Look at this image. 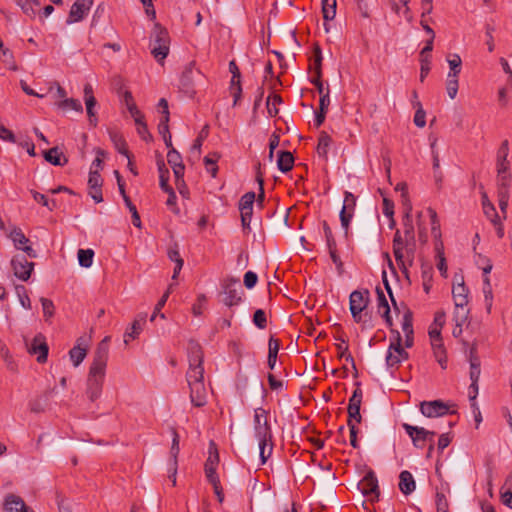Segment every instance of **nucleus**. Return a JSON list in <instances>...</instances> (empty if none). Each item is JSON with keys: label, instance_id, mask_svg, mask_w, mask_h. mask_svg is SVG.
I'll return each instance as SVG.
<instances>
[{"label": "nucleus", "instance_id": "f257e3e1", "mask_svg": "<svg viewBox=\"0 0 512 512\" xmlns=\"http://www.w3.org/2000/svg\"><path fill=\"white\" fill-rule=\"evenodd\" d=\"M106 366L107 357L105 354H96L87 379L86 394L91 401H95L101 396Z\"/></svg>", "mask_w": 512, "mask_h": 512}, {"label": "nucleus", "instance_id": "f03ea898", "mask_svg": "<svg viewBox=\"0 0 512 512\" xmlns=\"http://www.w3.org/2000/svg\"><path fill=\"white\" fill-rule=\"evenodd\" d=\"M170 38L168 31L156 24L150 36L151 54L158 62H162L169 53Z\"/></svg>", "mask_w": 512, "mask_h": 512}, {"label": "nucleus", "instance_id": "7ed1b4c3", "mask_svg": "<svg viewBox=\"0 0 512 512\" xmlns=\"http://www.w3.org/2000/svg\"><path fill=\"white\" fill-rule=\"evenodd\" d=\"M170 148L171 149L167 154V160L173 169L176 188L184 199L189 200L190 191L183 180L184 165L182 163L181 155L172 146Z\"/></svg>", "mask_w": 512, "mask_h": 512}, {"label": "nucleus", "instance_id": "20e7f679", "mask_svg": "<svg viewBox=\"0 0 512 512\" xmlns=\"http://www.w3.org/2000/svg\"><path fill=\"white\" fill-rule=\"evenodd\" d=\"M254 433L258 441L262 442V446L272 440L271 428L267 419V411L263 408H256L254 410Z\"/></svg>", "mask_w": 512, "mask_h": 512}, {"label": "nucleus", "instance_id": "39448f33", "mask_svg": "<svg viewBox=\"0 0 512 512\" xmlns=\"http://www.w3.org/2000/svg\"><path fill=\"white\" fill-rule=\"evenodd\" d=\"M208 458L205 462L204 470L207 480L214 486L215 492L219 495L220 480L216 473L219 463V454L216 444L211 441L209 444Z\"/></svg>", "mask_w": 512, "mask_h": 512}, {"label": "nucleus", "instance_id": "423d86ee", "mask_svg": "<svg viewBox=\"0 0 512 512\" xmlns=\"http://www.w3.org/2000/svg\"><path fill=\"white\" fill-rule=\"evenodd\" d=\"M452 294L456 307L454 317L457 326L460 327L462 323L465 322L466 320L467 312L463 311V313H460L459 309L463 310L468 303V289L464 285L463 280L460 283L453 286Z\"/></svg>", "mask_w": 512, "mask_h": 512}, {"label": "nucleus", "instance_id": "0eeeda50", "mask_svg": "<svg viewBox=\"0 0 512 512\" xmlns=\"http://www.w3.org/2000/svg\"><path fill=\"white\" fill-rule=\"evenodd\" d=\"M223 303L232 307L242 300L243 289L238 279L228 278L223 283Z\"/></svg>", "mask_w": 512, "mask_h": 512}, {"label": "nucleus", "instance_id": "6e6552de", "mask_svg": "<svg viewBox=\"0 0 512 512\" xmlns=\"http://www.w3.org/2000/svg\"><path fill=\"white\" fill-rule=\"evenodd\" d=\"M402 427L412 439L413 445L416 448H424L425 444L434 442L435 432L426 430L423 427L413 426L408 423H403Z\"/></svg>", "mask_w": 512, "mask_h": 512}, {"label": "nucleus", "instance_id": "1a4fd4ad", "mask_svg": "<svg viewBox=\"0 0 512 512\" xmlns=\"http://www.w3.org/2000/svg\"><path fill=\"white\" fill-rule=\"evenodd\" d=\"M369 303V291L355 290L349 297V308L353 319L356 322L361 321V313L365 310Z\"/></svg>", "mask_w": 512, "mask_h": 512}, {"label": "nucleus", "instance_id": "9d476101", "mask_svg": "<svg viewBox=\"0 0 512 512\" xmlns=\"http://www.w3.org/2000/svg\"><path fill=\"white\" fill-rule=\"evenodd\" d=\"M414 248L415 247H412V244L406 243L405 236H402L401 232L397 230L393 239V254L401 268L406 269L403 250L406 249L408 256H411L413 258Z\"/></svg>", "mask_w": 512, "mask_h": 512}, {"label": "nucleus", "instance_id": "9b49d317", "mask_svg": "<svg viewBox=\"0 0 512 512\" xmlns=\"http://www.w3.org/2000/svg\"><path fill=\"white\" fill-rule=\"evenodd\" d=\"M358 488L362 494L369 497L370 500H377L379 498L378 480L374 472H368L363 479L358 483Z\"/></svg>", "mask_w": 512, "mask_h": 512}, {"label": "nucleus", "instance_id": "f8f14e48", "mask_svg": "<svg viewBox=\"0 0 512 512\" xmlns=\"http://www.w3.org/2000/svg\"><path fill=\"white\" fill-rule=\"evenodd\" d=\"M408 360V354H384L382 359H373L371 364L375 370L385 368L387 370H395L399 364Z\"/></svg>", "mask_w": 512, "mask_h": 512}, {"label": "nucleus", "instance_id": "ddd939ff", "mask_svg": "<svg viewBox=\"0 0 512 512\" xmlns=\"http://www.w3.org/2000/svg\"><path fill=\"white\" fill-rule=\"evenodd\" d=\"M420 411L425 417L434 418L446 415L449 407L441 400L423 401L420 403Z\"/></svg>", "mask_w": 512, "mask_h": 512}, {"label": "nucleus", "instance_id": "4468645a", "mask_svg": "<svg viewBox=\"0 0 512 512\" xmlns=\"http://www.w3.org/2000/svg\"><path fill=\"white\" fill-rule=\"evenodd\" d=\"M255 197L256 196H255L254 192H247L241 197V199L239 201L241 222H242V226L244 228H249V226H250Z\"/></svg>", "mask_w": 512, "mask_h": 512}, {"label": "nucleus", "instance_id": "2eb2a0df", "mask_svg": "<svg viewBox=\"0 0 512 512\" xmlns=\"http://www.w3.org/2000/svg\"><path fill=\"white\" fill-rule=\"evenodd\" d=\"M14 275L22 280L27 281L34 269V263L29 262L25 257H14L11 260Z\"/></svg>", "mask_w": 512, "mask_h": 512}, {"label": "nucleus", "instance_id": "dca6fc26", "mask_svg": "<svg viewBox=\"0 0 512 512\" xmlns=\"http://www.w3.org/2000/svg\"><path fill=\"white\" fill-rule=\"evenodd\" d=\"M147 321L146 313H139L132 324L126 329L124 333V342L128 344L130 341L136 339L142 332Z\"/></svg>", "mask_w": 512, "mask_h": 512}, {"label": "nucleus", "instance_id": "f3484780", "mask_svg": "<svg viewBox=\"0 0 512 512\" xmlns=\"http://www.w3.org/2000/svg\"><path fill=\"white\" fill-rule=\"evenodd\" d=\"M313 54H314V73H315V76L311 79V83L316 86L317 91H318L319 94H323L325 92H324L323 83L321 81V77H322V70H321L322 51H321V48H320L319 45H315L314 50H313Z\"/></svg>", "mask_w": 512, "mask_h": 512}, {"label": "nucleus", "instance_id": "a211bd4d", "mask_svg": "<svg viewBox=\"0 0 512 512\" xmlns=\"http://www.w3.org/2000/svg\"><path fill=\"white\" fill-rule=\"evenodd\" d=\"M92 4L93 0H77L71 7L67 22L74 23L82 20Z\"/></svg>", "mask_w": 512, "mask_h": 512}, {"label": "nucleus", "instance_id": "6ab92c4d", "mask_svg": "<svg viewBox=\"0 0 512 512\" xmlns=\"http://www.w3.org/2000/svg\"><path fill=\"white\" fill-rule=\"evenodd\" d=\"M4 512H33L28 508L20 496L8 494L3 502Z\"/></svg>", "mask_w": 512, "mask_h": 512}, {"label": "nucleus", "instance_id": "aec40b11", "mask_svg": "<svg viewBox=\"0 0 512 512\" xmlns=\"http://www.w3.org/2000/svg\"><path fill=\"white\" fill-rule=\"evenodd\" d=\"M411 212L412 206L408 204L403 217V234L406 238V243L412 244V247H415V234Z\"/></svg>", "mask_w": 512, "mask_h": 512}, {"label": "nucleus", "instance_id": "412c9836", "mask_svg": "<svg viewBox=\"0 0 512 512\" xmlns=\"http://www.w3.org/2000/svg\"><path fill=\"white\" fill-rule=\"evenodd\" d=\"M377 294V311L385 319L386 323L392 325V319L390 316V306L388 300L380 287L376 288Z\"/></svg>", "mask_w": 512, "mask_h": 512}, {"label": "nucleus", "instance_id": "4be33fe9", "mask_svg": "<svg viewBox=\"0 0 512 512\" xmlns=\"http://www.w3.org/2000/svg\"><path fill=\"white\" fill-rule=\"evenodd\" d=\"M196 369H199V371H197L199 378L194 381V390L197 392V400L194 399V406H203L206 403V390L202 383L203 368L201 367L200 363L197 365V367H194V372H196Z\"/></svg>", "mask_w": 512, "mask_h": 512}, {"label": "nucleus", "instance_id": "5701e85b", "mask_svg": "<svg viewBox=\"0 0 512 512\" xmlns=\"http://www.w3.org/2000/svg\"><path fill=\"white\" fill-rule=\"evenodd\" d=\"M416 488L413 475L409 471H402L399 475V489L404 495H410Z\"/></svg>", "mask_w": 512, "mask_h": 512}, {"label": "nucleus", "instance_id": "b1692460", "mask_svg": "<svg viewBox=\"0 0 512 512\" xmlns=\"http://www.w3.org/2000/svg\"><path fill=\"white\" fill-rule=\"evenodd\" d=\"M508 140H504L497 152V172H505L509 170V162L507 160L509 147Z\"/></svg>", "mask_w": 512, "mask_h": 512}, {"label": "nucleus", "instance_id": "393cba45", "mask_svg": "<svg viewBox=\"0 0 512 512\" xmlns=\"http://www.w3.org/2000/svg\"><path fill=\"white\" fill-rule=\"evenodd\" d=\"M293 165H294V157L291 152H289V151H279L278 152L277 166L281 172H283V173L289 172L293 168Z\"/></svg>", "mask_w": 512, "mask_h": 512}, {"label": "nucleus", "instance_id": "a878e982", "mask_svg": "<svg viewBox=\"0 0 512 512\" xmlns=\"http://www.w3.org/2000/svg\"><path fill=\"white\" fill-rule=\"evenodd\" d=\"M220 155L217 152H210L203 158L204 167L212 177H215L218 172V160Z\"/></svg>", "mask_w": 512, "mask_h": 512}, {"label": "nucleus", "instance_id": "bb28decb", "mask_svg": "<svg viewBox=\"0 0 512 512\" xmlns=\"http://www.w3.org/2000/svg\"><path fill=\"white\" fill-rule=\"evenodd\" d=\"M467 360L470 366L469 376L471 382L479 381L481 374V361L478 354H469Z\"/></svg>", "mask_w": 512, "mask_h": 512}, {"label": "nucleus", "instance_id": "cd10ccee", "mask_svg": "<svg viewBox=\"0 0 512 512\" xmlns=\"http://www.w3.org/2000/svg\"><path fill=\"white\" fill-rule=\"evenodd\" d=\"M404 342L402 343V339L400 335H397L396 343H391L388 352H404L405 349H410L413 346V334H404Z\"/></svg>", "mask_w": 512, "mask_h": 512}, {"label": "nucleus", "instance_id": "c85d7f7f", "mask_svg": "<svg viewBox=\"0 0 512 512\" xmlns=\"http://www.w3.org/2000/svg\"><path fill=\"white\" fill-rule=\"evenodd\" d=\"M44 158L47 162L55 166H62L67 163V159L63 156L57 147H53L45 151Z\"/></svg>", "mask_w": 512, "mask_h": 512}, {"label": "nucleus", "instance_id": "c756f323", "mask_svg": "<svg viewBox=\"0 0 512 512\" xmlns=\"http://www.w3.org/2000/svg\"><path fill=\"white\" fill-rule=\"evenodd\" d=\"M109 136H110L112 143L114 144L115 149L118 151V153L129 158V152L126 147V142H125L123 136L116 131H110Z\"/></svg>", "mask_w": 512, "mask_h": 512}, {"label": "nucleus", "instance_id": "7c9ffc66", "mask_svg": "<svg viewBox=\"0 0 512 512\" xmlns=\"http://www.w3.org/2000/svg\"><path fill=\"white\" fill-rule=\"evenodd\" d=\"M169 117L162 116L158 124V132L162 136L167 147L172 146V137L169 131Z\"/></svg>", "mask_w": 512, "mask_h": 512}, {"label": "nucleus", "instance_id": "2f4dec72", "mask_svg": "<svg viewBox=\"0 0 512 512\" xmlns=\"http://www.w3.org/2000/svg\"><path fill=\"white\" fill-rule=\"evenodd\" d=\"M482 205L485 215L490 218L493 224H498L499 215L496 212L494 205L489 201L486 193L482 196Z\"/></svg>", "mask_w": 512, "mask_h": 512}, {"label": "nucleus", "instance_id": "473e14b6", "mask_svg": "<svg viewBox=\"0 0 512 512\" xmlns=\"http://www.w3.org/2000/svg\"><path fill=\"white\" fill-rule=\"evenodd\" d=\"M322 14L325 21H331L336 16V0H321Z\"/></svg>", "mask_w": 512, "mask_h": 512}, {"label": "nucleus", "instance_id": "72a5a7b5", "mask_svg": "<svg viewBox=\"0 0 512 512\" xmlns=\"http://www.w3.org/2000/svg\"><path fill=\"white\" fill-rule=\"evenodd\" d=\"M77 256L80 266L84 268L92 266L94 258V251L92 249H79Z\"/></svg>", "mask_w": 512, "mask_h": 512}, {"label": "nucleus", "instance_id": "f704fd0d", "mask_svg": "<svg viewBox=\"0 0 512 512\" xmlns=\"http://www.w3.org/2000/svg\"><path fill=\"white\" fill-rule=\"evenodd\" d=\"M446 90L448 96L451 99H454L458 92V76L455 73H448L447 82H446Z\"/></svg>", "mask_w": 512, "mask_h": 512}, {"label": "nucleus", "instance_id": "c9c22d12", "mask_svg": "<svg viewBox=\"0 0 512 512\" xmlns=\"http://www.w3.org/2000/svg\"><path fill=\"white\" fill-rule=\"evenodd\" d=\"M497 192H505L509 193L510 187V174L508 171L505 172H497Z\"/></svg>", "mask_w": 512, "mask_h": 512}, {"label": "nucleus", "instance_id": "e433bc0d", "mask_svg": "<svg viewBox=\"0 0 512 512\" xmlns=\"http://www.w3.org/2000/svg\"><path fill=\"white\" fill-rule=\"evenodd\" d=\"M435 250L437 252V257L439 258V261L437 263V268L440 271L441 275L446 277L447 276V265H446V259L444 257V252H443V244L441 241L436 243Z\"/></svg>", "mask_w": 512, "mask_h": 512}, {"label": "nucleus", "instance_id": "4c0bfd02", "mask_svg": "<svg viewBox=\"0 0 512 512\" xmlns=\"http://www.w3.org/2000/svg\"><path fill=\"white\" fill-rule=\"evenodd\" d=\"M330 143L331 137L326 132H321L317 145L319 156L326 157Z\"/></svg>", "mask_w": 512, "mask_h": 512}, {"label": "nucleus", "instance_id": "58836bf2", "mask_svg": "<svg viewBox=\"0 0 512 512\" xmlns=\"http://www.w3.org/2000/svg\"><path fill=\"white\" fill-rule=\"evenodd\" d=\"M57 105L59 108L64 109V110L71 109V110H74L79 113L83 112V107H82L81 102L74 98H66V99L60 101Z\"/></svg>", "mask_w": 512, "mask_h": 512}, {"label": "nucleus", "instance_id": "ea45409f", "mask_svg": "<svg viewBox=\"0 0 512 512\" xmlns=\"http://www.w3.org/2000/svg\"><path fill=\"white\" fill-rule=\"evenodd\" d=\"M10 238L13 241L14 246L19 250L29 242V239L20 229H14L11 231Z\"/></svg>", "mask_w": 512, "mask_h": 512}, {"label": "nucleus", "instance_id": "a19ab883", "mask_svg": "<svg viewBox=\"0 0 512 512\" xmlns=\"http://www.w3.org/2000/svg\"><path fill=\"white\" fill-rule=\"evenodd\" d=\"M441 328L430 326L429 328V337L431 341V345L434 349H440L443 346L442 338H441Z\"/></svg>", "mask_w": 512, "mask_h": 512}, {"label": "nucleus", "instance_id": "79ce46f5", "mask_svg": "<svg viewBox=\"0 0 512 512\" xmlns=\"http://www.w3.org/2000/svg\"><path fill=\"white\" fill-rule=\"evenodd\" d=\"M96 104H97L96 98L90 97L89 99H87V101H85L86 112H87V115L89 118V123L92 126H96L97 121H98L97 117H96V112H95Z\"/></svg>", "mask_w": 512, "mask_h": 512}, {"label": "nucleus", "instance_id": "37998d69", "mask_svg": "<svg viewBox=\"0 0 512 512\" xmlns=\"http://www.w3.org/2000/svg\"><path fill=\"white\" fill-rule=\"evenodd\" d=\"M29 352H49V346L42 334H38L34 337L32 348Z\"/></svg>", "mask_w": 512, "mask_h": 512}, {"label": "nucleus", "instance_id": "c03bdc74", "mask_svg": "<svg viewBox=\"0 0 512 512\" xmlns=\"http://www.w3.org/2000/svg\"><path fill=\"white\" fill-rule=\"evenodd\" d=\"M282 102L280 95L272 94L267 98V109L270 116H276L278 114L277 105Z\"/></svg>", "mask_w": 512, "mask_h": 512}, {"label": "nucleus", "instance_id": "a18cd8bd", "mask_svg": "<svg viewBox=\"0 0 512 512\" xmlns=\"http://www.w3.org/2000/svg\"><path fill=\"white\" fill-rule=\"evenodd\" d=\"M428 214L431 219V231L435 239H438L441 237L440 233V223L437 217V213L434 209L428 208Z\"/></svg>", "mask_w": 512, "mask_h": 512}, {"label": "nucleus", "instance_id": "49530a36", "mask_svg": "<svg viewBox=\"0 0 512 512\" xmlns=\"http://www.w3.org/2000/svg\"><path fill=\"white\" fill-rule=\"evenodd\" d=\"M90 336H80L74 347L69 352H87L90 348Z\"/></svg>", "mask_w": 512, "mask_h": 512}, {"label": "nucleus", "instance_id": "de8ad7c7", "mask_svg": "<svg viewBox=\"0 0 512 512\" xmlns=\"http://www.w3.org/2000/svg\"><path fill=\"white\" fill-rule=\"evenodd\" d=\"M103 183L102 177L97 170H90L88 178V186L90 189L101 188Z\"/></svg>", "mask_w": 512, "mask_h": 512}, {"label": "nucleus", "instance_id": "09e8293b", "mask_svg": "<svg viewBox=\"0 0 512 512\" xmlns=\"http://www.w3.org/2000/svg\"><path fill=\"white\" fill-rule=\"evenodd\" d=\"M412 321H413L412 312L410 310H407L403 314V318H402V331H403V334H413V324H412Z\"/></svg>", "mask_w": 512, "mask_h": 512}, {"label": "nucleus", "instance_id": "8fccbe9b", "mask_svg": "<svg viewBox=\"0 0 512 512\" xmlns=\"http://www.w3.org/2000/svg\"><path fill=\"white\" fill-rule=\"evenodd\" d=\"M415 106H417V110L415 112V115H414V123L417 127H424L425 124H426V113L425 111L423 110L422 108V105L420 102L416 101L415 102Z\"/></svg>", "mask_w": 512, "mask_h": 512}, {"label": "nucleus", "instance_id": "3c124183", "mask_svg": "<svg viewBox=\"0 0 512 512\" xmlns=\"http://www.w3.org/2000/svg\"><path fill=\"white\" fill-rule=\"evenodd\" d=\"M356 385H357V387L349 399L348 407H355V408L361 407L363 393H362V389L360 388V384L357 383Z\"/></svg>", "mask_w": 512, "mask_h": 512}, {"label": "nucleus", "instance_id": "603ef678", "mask_svg": "<svg viewBox=\"0 0 512 512\" xmlns=\"http://www.w3.org/2000/svg\"><path fill=\"white\" fill-rule=\"evenodd\" d=\"M31 193H32L33 199L36 202L41 203L43 206L47 207L49 210H53L55 208L56 203L54 200L49 201L44 194H41L37 191H32Z\"/></svg>", "mask_w": 512, "mask_h": 512}, {"label": "nucleus", "instance_id": "864d4df0", "mask_svg": "<svg viewBox=\"0 0 512 512\" xmlns=\"http://www.w3.org/2000/svg\"><path fill=\"white\" fill-rule=\"evenodd\" d=\"M448 64L450 67L449 73H455V75L458 76V74L461 71V64L462 60L458 54H453L450 58H448Z\"/></svg>", "mask_w": 512, "mask_h": 512}, {"label": "nucleus", "instance_id": "5fc2aeb1", "mask_svg": "<svg viewBox=\"0 0 512 512\" xmlns=\"http://www.w3.org/2000/svg\"><path fill=\"white\" fill-rule=\"evenodd\" d=\"M436 507L437 512H448L449 511V503L444 493L437 492L436 493Z\"/></svg>", "mask_w": 512, "mask_h": 512}, {"label": "nucleus", "instance_id": "6e6d98bb", "mask_svg": "<svg viewBox=\"0 0 512 512\" xmlns=\"http://www.w3.org/2000/svg\"><path fill=\"white\" fill-rule=\"evenodd\" d=\"M40 302L42 304L43 314L46 320L50 319L54 315V304L51 300L47 298H41Z\"/></svg>", "mask_w": 512, "mask_h": 512}, {"label": "nucleus", "instance_id": "4d7b16f0", "mask_svg": "<svg viewBox=\"0 0 512 512\" xmlns=\"http://www.w3.org/2000/svg\"><path fill=\"white\" fill-rule=\"evenodd\" d=\"M339 216H340L341 226L344 228L345 235L347 236L348 235V227H349L350 221L353 217V213L346 211V208L342 207Z\"/></svg>", "mask_w": 512, "mask_h": 512}, {"label": "nucleus", "instance_id": "13d9d810", "mask_svg": "<svg viewBox=\"0 0 512 512\" xmlns=\"http://www.w3.org/2000/svg\"><path fill=\"white\" fill-rule=\"evenodd\" d=\"M127 109L133 119L139 117L142 112L137 108L136 104L133 102L132 96L130 93H126L125 95Z\"/></svg>", "mask_w": 512, "mask_h": 512}, {"label": "nucleus", "instance_id": "bf43d9fd", "mask_svg": "<svg viewBox=\"0 0 512 512\" xmlns=\"http://www.w3.org/2000/svg\"><path fill=\"white\" fill-rule=\"evenodd\" d=\"M253 322L260 329H263L266 327V324H267L266 314L262 309H258L255 311V313L253 315Z\"/></svg>", "mask_w": 512, "mask_h": 512}, {"label": "nucleus", "instance_id": "052dcab7", "mask_svg": "<svg viewBox=\"0 0 512 512\" xmlns=\"http://www.w3.org/2000/svg\"><path fill=\"white\" fill-rule=\"evenodd\" d=\"M172 287H173V284H170L168 290L164 293V295L160 298V300L158 301V303L156 304L155 306V309H154V312L150 318L151 321H154L156 315L161 311V309L164 307L168 297H169V293L170 291L172 290Z\"/></svg>", "mask_w": 512, "mask_h": 512}, {"label": "nucleus", "instance_id": "680f3d73", "mask_svg": "<svg viewBox=\"0 0 512 512\" xmlns=\"http://www.w3.org/2000/svg\"><path fill=\"white\" fill-rule=\"evenodd\" d=\"M355 206H356L355 196L351 192L345 191L343 207L346 208V211L354 213Z\"/></svg>", "mask_w": 512, "mask_h": 512}, {"label": "nucleus", "instance_id": "e2e57ef3", "mask_svg": "<svg viewBox=\"0 0 512 512\" xmlns=\"http://www.w3.org/2000/svg\"><path fill=\"white\" fill-rule=\"evenodd\" d=\"M497 196H498V203H499L500 211L504 215V218H505L510 195H509V193H505V192H497Z\"/></svg>", "mask_w": 512, "mask_h": 512}, {"label": "nucleus", "instance_id": "0e129e2a", "mask_svg": "<svg viewBox=\"0 0 512 512\" xmlns=\"http://www.w3.org/2000/svg\"><path fill=\"white\" fill-rule=\"evenodd\" d=\"M322 225H323V231H324L327 247L333 248V246H336V241L334 239L332 230L329 227L327 221H323Z\"/></svg>", "mask_w": 512, "mask_h": 512}, {"label": "nucleus", "instance_id": "69168bd1", "mask_svg": "<svg viewBox=\"0 0 512 512\" xmlns=\"http://www.w3.org/2000/svg\"><path fill=\"white\" fill-rule=\"evenodd\" d=\"M259 450H260V458L262 464H264L268 457H270L272 453V443L268 442L265 443L264 446H262V442L259 441Z\"/></svg>", "mask_w": 512, "mask_h": 512}, {"label": "nucleus", "instance_id": "338daca9", "mask_svg": "<svg viewBox=\"0 0 512 512\" xmlns=\"http://www.w3.org/2000/svg\"><path fill=\"white\" fill-rule=\"evenodd\" d=\"M421 62V68H420V81L423 82L424 79L427 77L430 71V58L427 57H420Z\"/></svg>", "mask_w": 512, "mask_h": 512}, {"label": "nucleus", "instance_id": "774afa93", "mask_svg": "<svg viewBox=\"0 0 512 512\" xmlns=\"http://www.w3.org/2000/svg\"><path fill=\"white\" fill-rule=\"evenodd\" d=\"M257 274L253 271H247L244 275V285L248 289H252L257 283Z\"/></svg>", "mask_w": 512, "mask_h": 512}]
</instances>
